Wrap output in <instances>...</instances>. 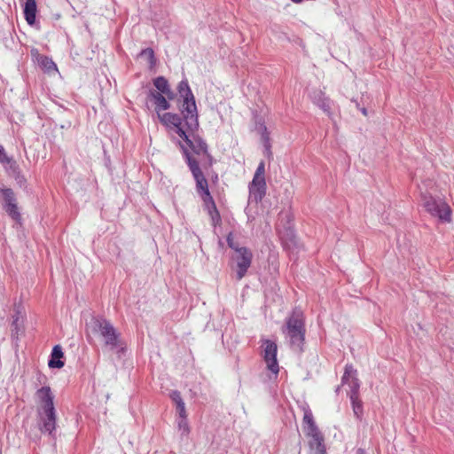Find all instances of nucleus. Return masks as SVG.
I'll return each mask as SVG.
<instances>
[{
    "instance_id": "1",
    "label": "nucleus",
    "mask_w": 454,
    "mask_h": 454,
    "mask_svg": "<svg viewBox=\"0 0 454 454\" xmlns=\"http://www.w3.org/2000/svg\"><path fill=\"white\" fill-rule=\"evenodd\" d=\"M86 333L90 339H98L110 349L122 348L120 333L114 325L102 317H91L86 324Z\"/></svg>"
},
{
    "instance_id": "2",
    "label": "nucleus",
    "mask_w": 454,
    "mask_h": 454,
    "mask_svg": "<svg viewBox=\"0 0 454 454\" xmlns=\"http://www.w3.org/2000/svg\"><path fill=\"white\" fill-rule=\"evenodd\" d=\"M177 90L182 98V114L185 124L194 129L199 127L198 112L194 96L190 89L186 80L181 81L177 86Z\"/></svg>"
},
{
    "instance_id": "3",
    "label": "nucleus",
    "mask_w": 454,
    "mask_h": 454,
    "mask_svg": "<svg viewBox=\"0 0 454 454\" xmlns=\"http://www.w3.org/2000/svg\"><path fill=\"white\" fill-rule=\"evenodd\" d=\"M303 431L309 438L311 454H325L324 437L314 422L310 409L303 407Z\"/></svg>"
},
{
    "instance_id": "4",
    "label": "nucleus",
    "mask_w": 454,
    "mask_h": 454,
    "mask_svg": "<svg viewBox=\"0 0 454 454\" xmlns=\"http://www.w3.org/2000/svg\"><path fill=\"white\" fill-rule=\"evenodd\" d=\"M227 243L228 246L235 252V254L232 256V260L236 263L237 279L240 280L245 277L247 270L251 266L253 254L248 248L239 247V244L234 241L231 233L227 237Z\"/></svg>"
},
{
    "instance_id": "5",
    "label": "nucleus",
    "mask_w": 454,
    "mask_h": 454,
    "mask_svg": "<svg viewBox=\"0 0 454 454\" xmlns=\"http://www.w3.org/2000/svg\"><path fill=\"white\" fill-rule=\"evenodd\" d=\"M283 333L290 339L291 345L301 349L304 340V322L301 311L294 310L286 321Z\"/></svg>"
},
{
    "instance_id": "6",
    "label": "nucleus",
    "mask_w": 454,
    "mask_h": 454,
    "mask_svg": "<svg viewBox=\"0 0 454 454\" xmlns=\"http://www.w3.org/2000/svg\"><path fill=\"white\" fill-rule=\"evenodd\" d=\"M422 206L427 213L437 217L440 221L450 223L451 221V209L442 199L434 198L429 193L421 195Z\"/></svg>"
},
{
    "instance_id": "7",
    "label": "nucleus",
    "mask_w": 454,
    "mask_h": 454,
    "mask_svg": "<svg viewBox=\"0 0 454 454\" xmlns=\"http://www.w3.org/2000/svg\"><path fill=\"white\" fill-rule=\"evenodd\" d=\"M278 345L270 340H262L261 356L266 364V369L270 372V379H276L279 372V364L277 359Z\"/></svg>"
},
{
    "instance_id": "8",
    "label": "nucleus",
    "mask_w": 454,
    "mask_h": 454,
    "mask_svg": "<svg viewBox=\"0 0 454 454\" xmlns=\"http://www.w3.org/2000/svg\"><path fill=\"white\" fill-rule=\"evenodd\" d=\"M179 144L184 152V154L185 155L189 168L193 176V178L196 181V188L198 193L201 194L207 191H209L207 181L200 168L199 160L192 157V155L189 153V151L184 145H182L181 143Z\"/></svg>"
},
{
    "instance_id": "9",
    "label": "nucleus",
    "mask_w": 454,
    "mask_h": 454,
    "mask_svg": "<svg viewBox=\"0 0 454 454\" xmlns=\"http://www.w3.org/2000/svg\"><path fill=\"white\" fill-rule=\"evenodd\" d=\"M198 128L191 129L187 126L184 135H182L180 137L186 143L193 153L201 159L209 158L207 144L200 137L195 135V131Z\"/></svg>"
},
{
    "instance_id": "10",
    "label": "nucleus",
    "mask_w": 454,
    "mask_h": 454,
    "mask_svg": "<svg viewBox=\"0 0 454 454\" xmlns=\"http://www.w3.org/2000/svg\"><path fill=\"white\" fill-rule=\"evenodd\" d=\"M157 116L163 125L175 131L179 137L184 135L186 130L184 126L187 127V125L184 121H182L179 115L172 113H159Z\"/></svg>"
},
{
    "instance_id": "11",
    "label": "nucleus",
    "mask_w": 454,
    "mask_h": 454,
    "mask_svg": "<svg viewBox=\"0 0 454 454\" xmlns=\"http://www.w3.org/2000/svg\"><path fill=\"white\" fill-rule=\"evenodd\" d=\"M3 200L4 201V207L7 214L16 222H20L21 215L19 212L16 198L13 191L10 188L2 187L0 188Z\"/></svg>"
},
{
    "instance_id": "12",
    "label": "nucleus",
    "mask_w": 454,
    "mask_h": 454,
    "mask_svg": "<svg viewBox=\"0 0 454 454\" xmlns=\"http://www.w3.org/2000/svg\"><path fill=\"white\" fill-rule=\"evenodd\" d=\"M39 423L43 432H51L55 429L56 426V412L55 409L38 410Z\"/></svg>"
},
{
    "instance_id": "13",
    "label": "nucleus",
    "mask_w": 454,
    "mask_h": 454,
    "mask_svg": "<svg viewBox=\"0 0 454 454\" xmlns=\"http://www.w3.org/2000/svg\"><path fill=\"white\" fill-rule=\"evenodd\" d=\"M342 383L349 387V396L358 395L360 384L358 379L356 378V370H355L352 365H346L344 375L342 377Z\"/></svg>"
},
{
    "instance_id": "14",
    "label": "nucleus",
    "mask_w": 454,
    "mask_h": 454,
    "mask_svg": "<svg viewBox=\"0 0 454 454\" xmlns=\"http://www.w3.org/2000/svg\"><path fill=\"white\" fill-rule=\"evenodd\" d=\"M36 398L39 401L38 410H46L54 408L53 395L50 387H43L35 393Z\"/></svg>"
},
{
    "instance_id": "15",
    "label": "nucleus",
    "mask_w": 454,
    "mask_h": 454,
    "mask_svg": "<svg viewBox=\"0 0 454 454\" xmlns=\"http://www.w3.org/2000/svg\"><path fill=\"white\" fill-rule=\"evenodd\" d=\"M265 190L266 183L264 176L254 175L249 186L251 196H253L256 200H262L265 194Z\"/></svg>"
},
{
    "instance_id": "16",
    "label": "nucleus",
    "mask_w": 454,
    "mask_h": 454,
    "mask_svg": "<svg viewBox=\"0 0 454 454\" xmlns=\"http://www.w3.org/2000/svg\"><path fill=\"white\" fill-rule=\"evenodd\" d=\"M149 98L155 106V111L157 114L162 111L168 110L170 107V104L167 100V97L156 90H150Z\"/></svg>"
},
{
    "instance_id": "17",
    "label": "nucleus",
    "mask_w": 454,
    "mask_h": 454,
    "mask_svg": "<svg viewBox=\"0 0 454 454\" xmlns=\"http://www.w3.org/2000/svg\"><path fill=\"white\" fill-rule=\"evenodd\" d=\"M36 12L37 5L35 0H27L24 6V16L27 24L32 26L35 23Z\"/></svg>"
},
{
    "instance_id": "18",
    "label": "nucleus",
    "mask_w": 454,
    "mask_h": 454,
    "mask_svg": "<svg viewBox=\"0 0 454 454\" xmlns=\"http://www.w3.org/2000/svg\"><path fill=\"white\" fill-rule=\"evenodd\" d=\"M153 84L157 89L156 91L164 94L168 99L174 98V93L171 90L168 81L163 76H159L154 79Z\"/></svg>"
},
{
    "instance_id": "19",
    "label": "nucleus",
    "mask_w": 454,
    "mask_h": 454,
    "mask_svg": "<svg viewBox=\"0 0 454 454\" xmlns=\"http://www.w3.org/2000/svg\"><path fill=\"white\" fill-rule=\"evenodd\" d=\"M64 354L60 346L57 345L53 348L51 353V358L50 359L48 365L51 368H62L64 362L61 360Z\"/></svg>"
},
{
    "instance_id": "20",
    "label": "nucleus",
    "mask_w": 454,
    "mask_h": 454,
    "mask_svg": "<svg viewBox=\"0 0 454 454\" xmlns=\"http://www.w3.org/2000/svg\"><path fill=\"white\" fill-rule=\"evenodd\" d=\"M313 102L319 106L324 112L329 114L331 108L330 100L325 97L322 91L314 92L312 96Z\"/></svg>"
},
{
    "instance_id": "21",
    "label": "nucleus",
    "mask_w": 454,
    "mask_h": 454,
    "mask_svg": "<svg viewBox=\"0 0 454 454\" xmlns=\"http://www.w3.org/2000/svg\"><path fill=\"white\" fill-rule=\"evenodd\" d=\"M38 63L40 65V67L47 73L51 74L52 72H58V68H57V66L56 64L52 61L51 59L48 58V57H45V56H41L39 59H38Z\"/></svg>"
},
{
    "instance_id": "22",
    "label": "nucleus",
    "mask_w": 454,
    "mask_h": 454,
    "mask_svg": "<svg viewBox=\"0 0 454 454\" xmlns=\"http://www.w3.org/2000/svg\"><path fill=\"white\" fill-rule=\"evenodd\" d=\"M23 316L17 312V315L14 317L12 324V336L18 337L20 333L23 332Z\"/></svg>"
},
{
    "instance_id": "23",
    "label": "nucleus",
    "mask_w": 454,
    "mask_h": 454,
    "mask_svg": "<svg viewBox=\"0 0 454 454\" xmlns=\"http://www.w3.org/2000/svg\"><path fill=\"white\" fill-rule=\"evenodd\" d=\"M141 58L145 59L149 64L150 67H153L155 64V58H154V52L151 48L145 49L140 53Z\"/></svg>"
},
{
    "instance_id": "24",
    "label": "nucleus",
    "mask_w": 454,
    "mask_h": 454,
    "mask_svg": "<svg viewBox=\"0 0 454 454\" xmlns=\"http://www.w3.org/2000/svg\"><path fill=\"white\" fill-rule=\"evenodd\" d=\"M178 430L183 435H187L190 432L187 418H178L177 419Z\"/></svg>"
},
{
    "instance_id": "25",
    "label": "nucleus",
    "mask_w": 454,
    "mask_h": 454,
    "mask_svg": "<svg viewBox=\"0 0 454 454\" xmlns=\"http://www.w3.org/2000/svg\"><path fill=\"white\" fill-rule=\"evenodd\" d=\"M355 415L358 418L362 413V403L358 399V395H350Z\"/></svg>"
},
{
    "instance_id": "26",
    "label": "nucleus",
    "mask_w": 454,
    "mask_h": 454,
    "mask_svg": "<svg viewBox=\"0 0 454 454\" xmlns=\"http://www.w3.org/2000/svg\"><path fill=\"white\" fill-rule=\"evenodd\" d=\"M200 195L201 196L202 200L207 207L212 206L215 209V205L209 191H207Z\"/></svg>"
},
{
    "instance_id": "27",
    "label": "nucleus",
    "mask_w": 454,
    "mask_h": 454,
    "mask_svg": "<svg viewBox=\"0 0 454 454\" xmlns=\"http://www.w3.org/2000/svg\"><path fill=\"white\" fill-rule=\"evenodd\" d=\"M0 161L2 163H8V164H11V168L12 167V165L15 164L14 161L12 160V159H10L5 152H4V149L2 145H0Z\"/></svg>"
},
{
    "instance_id": "28",
    "label": "nucleus",
    "mask_w": 454,
    "mask_h": 454,
    "mask_svg": "<svg viewBox=\"0 0 454 454\" xmlns=\"http://www.w3.org/2000/svg\"><path fill=\"white\" fill-rule=\"evenodd\" d=\"M176 412L178 413V418H187L184 402L176 405Z\"/></svg>"
},
{
    "instance_id": "29",
    "label": "nucleus",
    "mask_w": 454,
    "mask_h": 454,
    "mask_svg": "<svg viewBox=\"0 0 454 454\" xmlns=\"http://www.w3.org/2000/svg\"><path fill=\"white\" fill-rule=\"evenodd\" d=\"M171 400L175 403L176 406L184 403L181 395L178 391H172L170 394Z\"/></svg>"
},
{
    "instance_id": "30",
    "label": "nucleus",
    "mask_w": 454,
    "mask_h": 454,
    "mask_svg": "<svg viewBox=\"0 0 454 454\" xmlns=\"http://www.w3.org/2000/svg\"><path fill=\"white\" fill-rule=\"evenodd\" d=\"M264 172H265V165H264L263 161H261L256 168L254 175L264 176Z\"/></svg>"
},
{
    "instance_id": "31",
    "label": "nucleus",
    "mask_w": 454,
    "mask_h": 454,
    "mask_svg": "<svg viewBox=\"0 0 454 454\" xmlns=\"http://www.w3.org/2000/svg\"><path fill=\"white\" fill-rule=\"evenodd\" d=\"M362 113H363V114H364V115H367V111H366V109H365V108H363V109H362Z\"/></svg>"
},
{
    "instance_id": "32",
    "label": "nucleus",
    "mask_w": 454,
    "mask_h": 454,
    "mask_svg": "<svg viewBox=\"0 0 454 454\" xmlns=\"http://www.w3.org/2000/svg\"><path fill=\"white\" fill-rule=\"evenodd\" d=\"M294 3L295 4H300L301 3L303 0H292Z\"/></svg>"
},
{
    "instance_id": "33",
    "label": "nucleus",
    "mask_w": 454,
    "mask_h": 454,
    "mask_svg": "<svg viewBox=\"0 0 454 454\" xmlns=\"http://www.w3.org/2000/svg\"><path fill=\"white\" fill-rule=\"evenodd\" d=\"M357 454H364V451L362 450H358Z\"/></svg>"
}]
</instances>
